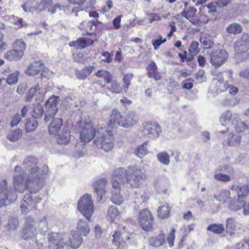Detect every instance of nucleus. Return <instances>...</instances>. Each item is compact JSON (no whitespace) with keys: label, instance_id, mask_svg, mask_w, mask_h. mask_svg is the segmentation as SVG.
Instances as JSON below:
<instances>
[{"label":"nucleus","instance_id":"40","mask_svg":"<svg viewBox=\"0 0 249 249\" xmlns=\"http://www.w3.org/2000/svg\"><path fill=\"white\" fill-rule=\"evenodd\" d=\"M95 74L97 77L104 79L106 83L110 82V80L113 79V76L110 72L104 70L98 71Z\"/></svg>","mask_w":249,"mask_h":249},{"label":"nucleus","instance_id":"24","mask_svg":"<svg viewBox=\"0 0 249 249\" xmlns=\"http://www.w3.org/2000/svg\"><path fill=\"white\" fill-rule=\"evenodd\" d=\"M43 68V64L40 61H35L31 63L25 71V73L30 76L37 74Z\"/></svg>","mask_w":249,"mask_h":249},{"label":"nucleus","instance_id":"22","mask_svg":"<svg viewBox=\"0 0 249 249\" xmlns=\"http://www.w3.org/2000/svg\"><path fill=\"white\" fill-rule=\"evenodd\" d=\"M79 28L82 30H85V33H83V35H89L91 38L97 40L96 36L94 34V31L96 29V25L93 22L84 21L79 26Z\"/></svg>","mask_w":249,"mask_h":249},{"label":"nucleus","instance_id":"9","mask_svg":"<svg viewBox=\"0 0 249 249\" xmlns=\"http://www.w3.org/2000/svg\"><path fill=\"white\" fill-rule=\"evenodd\" d=\"M37 223L34 218L31 216H27L25 219V224L22 231V237L27 240L32 238L37 234Z\"/></svg>","mask_w":249,"mask_h":249},{"label":"nucleus","instance_id":"30","mask_svg":"<svg viewBox=\"0 0 249 249\" xmlns=\"http://www.w3.org/2000/svg\"><path fill=\"white\" fill-rule=\"evenodd\" d=\"M122 235H123V231L118 230L115 232L112 236V244L116 247L117 249H123L125 246L122 236Z\"/></svg>","mask_w":249,"mask_h":249},{"label":"nucleus","instance_id":"47","mask_svg":"<svg viewBox=\"0 0 249 249\" xmlns=\"http://www.w3.org/2000/svg\"><path fill=\"white\" fill-rule=\"evenodd\" d=\"M170 209L168 204L160 207L158 210L159 216L163 218L167 217L170 214Z\"/></svg>","mask_w":249,"mask_h":249},{"label":"nucleus","instance_id":"21","mask_svg":"<svg viewBox=\"0 0 249 249\" xmlns=\"http://www.w3.org/2000/svg\"><path fill=\"white\" fill-rule=\"evenodd\" d=\"M2 73L6 76V78H2V81H5L6 83L10 86L16 85L18 79L19 72L18 71H15L11 72L9 68H6Z\"/></svg>","mask_w":249,"mask_h":249},{"label":"nucleus","instance_id":"62","mask_svg":"<svg viewBox=\"0 0 249 249\" xmlns=\"http://www.w3.org/2000/svg\"><path fill=\"white\" fill-rule=\"evenodd\" d=\"M161 37H160L159 39H156L154 41H152L153 45L155 50L158 49L161 44L166 42V39L164 38L161 40Z\"/></svg>","mask_w":249,"mask_h":249},{"label":"nucleus","instance_id":"38","mask_svg":"<svg viewBox=\"0 0 249 249\" xmlns=\"http://www.w3.org/2000/svg\"><path fill=\"white\" fill-rule=\"evenodd\" d=\"M224 226L223 224H212L207 227V230L208 231L216 234H220L224 231Z\"/></svg>","mask_w":249,"mask_h":249},{"label":"nucleus","instance_id":"61","mask_svg":"<svg viewBox=\"0 0 249 249\" xmlns=\"http://www.w3.org/2000/svg\"><path fill=\"white\" fill-rule=\"evenodd\" d=\"M235 129L238 132H244L246 130H249V126L244 123H240L236 126Z\"/></svg>","mask_w":249,"mask_h":249},{"label":"nucleus","instance_id":"37","mask_svg":"<svg viewBox=\"0 0 249 249\" xmlns=\"http://www.w3.org/2000/svg\"><path fill=\"white\" fill-rule=\"evenodd\" d=\"M236 224L235 220L232 217L226 219V230L229 235H232L235 233Z\"/></svg>","mask_w":249,"mask_h":249},{"label":"nucleus","instance_id":"16","mask_svg":"<svg viewBox=\"0 0 249 249\" xmlns=\"http://www.w3.org/2000/svg\"><path fill=\"white\" fill-rule=\"evenodd\" d=\"M123 120L124 118L120 112L116 109L113 110L110 116V122L108 124L107 129H106V131H108L113 137L111 129H113L118 125L121 126V124H123Z\"/></svg>","mask_w":249,"mask_h":249},{"label":"nucleus","instance_id":"25","mask_svg":"<svg viewBox=\"0 0 249 249\" xmlns=\"http://www.w3.org/2000/svg\"><path fill=\"white\" fill-rule=\"evenodd\" d=\"M197 10L194 7H190L189 9L183 10L181 15L189 20L192 24L198 25L197 18L196 17Z\"/></svg>","mask_w":249,"mask_h":249},{"label":"nucleus","instance_id":"39","mask_svg":"<svg viewBox=\"0 0 249 249\" xmlns=\"http://www.w3.org/2000/svg\"><path fill=\"white\" fill-rule=\"evenodd\" d=\"M134 195L135 202L139 203L145 202L148 200L149 197L148 194L142 190L135 192Z\"/></svg>","mask_w":249,"mask_h":249},{"label":"nucleus","instance_id":"8","mask_svg":"<svg viewBox=\"0 0 249 249\" xmlns=\"http://www.w3.org/2000/svg\"><path fill=\"white\" fill-rule=\"evenodd\" d=\"M69 3L72 5H78L74 7L71 10V14L75 17L79 16V12L85 11L90 9L94 8L96 0H67Z\"/></svg>","mask_w":249,"mask_h":249},{"label":"nucleus","instance_id":"41","mask_svg":"<svg viewBox=\"0 0 249 249\" xmlns=\"http://www.w3.org/2000/svg\"><path fill=\"white\" fill-rule=\"evenodd\" d=\"M242 31L241 25L237 23H231L226 28L227 32L230 34H239Z\"/></svg>","mask_w":249,"mask_h":249},{"label":"nucleus","instance_id":"31","mask_svg":"<svg viewBox=\"0 0 249 249\" xmlns=\"http://www.w3.org/2000/svg\"><path fill=\"white\" fill-rule=\"evenodd\" d=\"M214 198L219 202L226 203L231 200V192L229 190H222L218 195L214 196Z\"/></svg>","mask_w":249,"mask_h":249},{"label":"nucleus","instance_id":"51","mask_svg":"<svg viewBox=\"0 0 249 249\" xmlns=\"http://www.w3.org/2000/svg\"><path fill=\"white\" fill-rule=\"evenodd\" d=\"M13 47L18 51H22L24 52L26 48V44L22 39H18L14 42Z\"/></svg>","mask_w":249,"mask_h":249},{"label":"nucleus","instance_id":"15","mask_svg":"<svg viewBox=\"0 0 249 249\" xmlns=\"http://www.w3.org/2000/svg\"><path fill=\"white\" fill-rule=\"evenodd\" d=\"M46 90L42 87H40L38 83L36 84L29 90L26 96L27 101H30L34 96L38 99L39 101L43 100Z\"/></svg>","mask_w":249,"mask_h":249},{"label":"nucleus","instance_id":"3","mask_svg":"<svg viewBox=\"0 0 249 249\" xmlns=\"http://www.w3.org/2000/svg\"><path fill=\"white\" fill-rule=\"evenodd\" d=\"M75 125L79 127V140L84 143L89 142L93 137L97 146L101 147L106 152H109L113 149L112 137L108 131L104 127L94 129L91 121L87 122L77 121Z\"/></svg>","mask_w":249,"mask_h":249},{"label":"nucleus","instance_id":"46","mask_svg":"<svg viewBox=\"0 0 249 249\" xmlns=\"http://www.w3.org/2000/svg\"><path fill=\"white\" fill-rule=\"evenodd\" d=\"M37 125V121L35 118L28 119L25 124V130L27 132L33 131L36 129Z\"/></svg>","mask_w":249,"mask_h":249},{"label":"nucleus","instance_id":"33","mask_svg":"<svg viewBox=\"0 0 249 249\" xmlns=\"http://www.w3.org/2000/svg\"><path fill=\"white\" fill-rule=\"evenodd\" d=\"M120 213L118 209L113 206L107 209V219L110 223H113L120 216Z\"/></svg>","mask_w":249,"mask_h":249},{"label":"nucleus","instance_id":"11","mask_svg":"<svg viewBox=\"0 0 249 249\" xmlns=\"http://www.w3.org/2000/svg\"><path fill=\"white\" fill-rule=\"evenodd\" d=\"M219 171L226 172L227 174L221 173H215L214 175V178L215 180L222 182H228L235 178V171L234 169L230 165L225 164L219 166Z\"/></svg>","mask_w":249,"mask_h":249},{"label":"nucleus","instance_id":"4","mask_svg":"<svg viewBox=\"0 0 249 249\" xmlns=\"http://www.w3.org/2000/svg\"><path fill=\"white\" fill-rule=\"evenodd\" d=\"M232 75L233 71L231 69L223 72H218L215 74V77L213 78V81L217 92L228 90L229 93L231 95L237 94L238 91V88L228 84L229 82L231 81L233 79Z\"/></svg>","mask_w":249,"mask_h":249},{"label":"nucleus","instance_id":"52","mask_svg":"<svg viewBox=\"0 0 249 249\" xmlns=\"http://www.w3.org/2000/svg\"><path fill=\"white\" fill-rule=\"evenodd\" d=\"M133 77V75L132 73H127L124 75L123 78V88L125 91H126L128 90Z\"/></svg>","mask_w":249,"mask_h":249},{"label":"nucleus","instance_id":"27","mask_svg":"<svg viewBox=\"0 0 249 249\" xmlns=\"http://www.w3.org/2000/svg\"><path fill=\"white\" fill-rule=\"evenodd\" d=\"M76 231L79 235L83 236H87L90 232V228L86 221L83 219L78 220Z\"/></svg>","mask_w":249,"mask_h":249},{"label":"nucleus","instance_id":"55","mask_svg":"<svg viewBox=\"0 0 249 249\" xmlns=\"http://www.w3.org/2000/svg\"><path fill=\"white\" fill-rule=\"evenodd\" d=\"M65 9V6L61 5L57 3L53 4V5H52V6H51L48 9V12L51 15H53L55 13L57 9L60 11H64Z\"/></svg>","mask_w":249,"mask_h":249},{"label":"nucleus","instance_id":"50","mask_svg":"<svg viewBox=\"0 0 249 249\" xmlns=\"http://www.w3.org/2000/svg\"><path fill=\"white\" fill-rule=\"evenodd\" d=\"M159 161L164 165H168L170 162L169 156L165 152L160 153L157 155Z\"/></svg>","mask_w":249,"mask_h":249},{"label":"nucleus","instance_id":"26","mask_svg":"<svg viewBox=\"0 0 249 249\" xmlns=\"http://www.w3.org/2000/svg\"><path fill=\"white\" fill-rule=\"evenodd\" d=\"M148 242L153 247H160L166 243L165 235L162 231H160L158 235L151 237Z\"/></svg>","mask_w":249,"mask_h":249},{"label":"nucleus","instance_id":"64","mask_svg":"<svg viewBox=\"0 0 249 249\" xmlns=\"http://www.w3.org/2000/svg\"><path fill=\"white\" fill-rule=\"evenodd\" d=\"M237 249H249V240L244 241L239 243Z\"/></svg>","mask_w":249,"mask_h":249},{"label":"nucleus","instance_id":"32","mask_svg":"<svg viewBox=\"0 0 249 249\" xmlns=\"http://www.w3.org/2000/svg\"><path fill=\"white\" fill-rule=\"evenodd\" d=\"M148 76L150 78H153L158 81L160 79L161 76L158 71V68L155 63L152 62L147 67Z\"/></svg>","mask_w":249,"mask_h":249},{"label":"nucleus","instance_id":"58","mask_svg":"<svg viewBox=\"0 0 249 249\" xmlns=\"http://www.w3.org/2000/svg\"><path fill=\"white\" fill-rule=\"evenodd\" d=\"M216 1L212 2L209 3L208 5L201 6L203 10H204L205 8H207L208 9V13L210 14H214L216 12Z\"/></svg>","mask_w":249,"mask_h":249},{"label":"nucleus","instance_id":"43","mask_svg":"<svg viewBox=\"0 0 249 249\" xmlns=\"http://www.w3.org/2000/svg\"><path fill=\"white\" fill-rule=\"evenodd\" d=\"M52 3V0H41L36 6V11L42 12L46 9L48 10Z\"/></svg>","mask_w":249,"mask_h":249},{"label":"nucleus","instance_id":"20","mask_svg":"<svg viewBox=\"0 0 249 249\" xmlns=\"http://www.w3.org/2000/svg\"><path fill=\"white\" fill-rule=\"evenodd\" d=\"M83 241L82 236L79 235L76 231H73L70 234L68 242L66 243V244L68 245L70 249H77L81 246Z\"/></svg>","mask_w":249,"mask_h":249},{"label":"nucleus","instance_id":"48","mask_svg":"<svg viewBox=\"0 0 249 249\" xmlns=\"http://www.w3.org/2000/svg\"><path fill=\"white\" fill-rule=\"evenodd\" d=\"M43 112L42 106L39 104H37L34 106L32 116L35 119L39 118L42 116Z\"/></svg>","mask_w":249,"mask_h":249},{"label":"nucleus","instance_id":"1","mask_svg":"<svg viewBox=\"0 0 249 249\" xmlns=\"http://www.w3.org/2000/svg\"><path fill=\"white\" fill-rule=\"evenodd\" d=\"M37 162V159L34 157H28L24 160V167L29 171L27 176L21 167H15L13 177L14 189L8 184L6 179L0 181V208L8 205L17 199L15 191L19 193H23L25 190L30 193L39 192L43 186L44 176L48 172V167H44V171H41Z\"/></svg>","mask_w":249,"mask_h":249},{"label":"nucleus","instance_id":"29","mask_svg":"<svg viewBox=\"0 0 249 249\" xmlns=\"http://www.w3.org/2000/svg\"><path fill=\"white\" fill-rule=\"evenodd\" d=\"M246 204V201L239 199L238 197L233 198L230 202L228 206V209L233 212H237L241 210L245 205Z\"/></svg>","mask_w":249,"mask_h":249},{"label":"nucleus","instance_id":"2","mask_svg":"<svg viewBox=\"0 0 249 249\" xmlns=\"http://www.w3.org/2000/svg\"><path fill=\"white\" fill-rule=\"evenodd\" d=\"M132 188H139L146 179V175L141 168L136 165H130L126 169L123 167L115 169L111 179L112 190L111 200L117 205H121L124 200L120 191L124 185V177Z\"/></svg>","mask_w":249,"mask_h":249},{"label":"nucleus","instance_id":"56","mask_svg":"<svg viewBox=\"0 0 249 249\" xmlns=\"http://www.w3.org/2000/svg\"><path fill=\"white\" fill-rule=\"evenodd\" d=\"M199 44L198 42L193 41L192 42L189 48V52L192 55H196L199 52V49L198 48Z\"/></svg>","mask_w":249,"mask_h":249},{"label":"nucleus","instance_id":"44","mask_svg":"<svg viewBox=\"0 0 249 249\" xmlns=\"http://www.w3.org/2000/svg\"><path fill=\"white\" fill-rule=\"evenodd\" d=\"M199 41L205 49L211 48L213 45V42L209 36H202L200 37Z\"/></svg>","mask_w":249,"mask_h":249},{"label":"nucleus","instance_id":"5","mask_svg":"<svg viewBox=\"0 0 249 249\" xmlns=\"http://www.w3.org/2000/svg\"><path fill=\"white\" fill-rule=\"evenodd\" d=\"M62 125V120L60 118L53 119L49 126L50 134L58 136V142L60 144H67L69 143L70 138V131L67 128H64L59 134Z\"/></svg>","mask_w":249,"mask_h":249},{"label":"nucleus","instance_id":"54","mask_svg":"<svg viewBox=\"0 0 249 249\" xmlns=\"http://www.w3.org/2000/svg\"><path fill=\"white\" fill-rule=\"evenodd\" d=\"M199 18H197L198 20V25H200L201 23H207L209 22L210 19V18L206 15H203V9L202 7H200L199 9Z\"/></svg>","mask_w":249,"mask_h":249},{"label":"nucleus","instance_id":"19","mask_svg":"<svg viewBox=\"0 0 249 249\" xmlns=\"http://www.w3.org/2000/svg\"><path fill=\"white\" fill-rule=\"evenodd\" d=\"M107 181L105 178L99 179L94 182L93 187L97 196V199L101 201L103 196L107 193L106 186Z\"/></svg>","mask_w":249,"mask_h":249},{"label":"nucleus","instance_id":"6","mask_svg":"<svg viewBox=\"0 0 249 249\" xmlns=\"http://www.w3.org/2000/svg\"><path fill=\"white\" fill-rule=\"evenodd\" d=\"M234 56L239 61H243L247 58V52L249 50V38L247 35L243 34L234 44Z\"/></svg>","mask_w":249,"mask_h":249},{"label":"nucleus","instance_id":"18","mask_svg":"<svg viewBox=\"0 0 249 249\" xmlns=\"http://www.w3.org/2000/svg\"><path fill=\"white\" fill-rule=\"evenodd\" d=\"M230 189L235 191L237 195V197L243 200H246V197L249 195V183H233L231 185Z\"/></svg>","mask_w":249,"mask_h":249},{"label":"nucleus","instance_id":"7","mask_svg":"<svg viewBox=\"0 0 249 249\" xmlns=\"http://www.w3.org/2000/svg\"><path fill=\"white\" fill-rule=\"evenodd\" d=\"M77 207L81 214L89 221L94 213V205L91 196L89 194L84 195L78 201Z\"/></svg>","mask_w":249,"mask_h":249},{"label":"nucleus","instance_id":"23","mask_svg":"<svg viewBox=\"0 0 249 249\" xmlns=\"http://www.w3.org/2000/svg\"><path fill=\"white\" fill-rule=\"evenodd\" d=\"M96 40L93 38L82 37L78 39L76 41H73L70 43L71 46L77 48L78 49H83L86 47L93 44Z\"/></svg>","mask_w":249,"mask_h":249},{"label":"nucleus","instance_id":"10","mask_svg":"<svg viewBox=\"0 0 249 249\" xmlns=\"http://www.w3.org/2000/svg\"><path fill=\"white\" fill-rule=\"evenodd\" d=\"M138 222L142 228L145 231H150L153 229L154 217L147 209L140 211L138 214Z\"/></svg>","mask_w":249,"mask_h":249},{"label":"nucleus","instance_id":"17","mask_svg":"<svg viewBox=\"0 0 249 249\" xmlns=\"http://www.w3.org/2000/svg\"><path fill=\"white\" fill-rule=\"evenodd\" d=\"M161 132L158 124L155 122H146L143 124V133L150 135L152 137H157Z\"/></svg>","mask_w":249,"mask_h":249},{"label":"nucleus","instance_id":"14","mask_svg":"<svg viewBox=\"0 0 249 249\" xmlns=\"http://www.w3.org/2000/svg\"><path fill=\"white\" fill-rule=\"evenodd\" d=\"M58 97L53 96L46 102V111L45 112V121L49 122L57 113L56 107Z\"/></svg>","mask_w":249,"mask_h":249},{"label":"nucleus","instance_id":"45","mask_svg":"<svg viewBox=\"0 0 249 249\" xmlns=\"http://www.w3.org/2000/svg\"><path fill=\"white\" fill-rule=\"evenodd\" d=\"M241 142V137L236 134L230 133L228 139V144L231 146H236Z\"/></svg>","mask_w":249,"mask_h":249},{"label":"nucleus","instance_id":"34","mask_svg":"<svg viewBox=\"0 0 249 249\" xmlns=\"http://www.w3.org/2000/svg\"><path fill=\"white\" fill-rule=\"evenodd\" d=\"M138 122L137 117L133 113H128L124 117L123 123L121 124V126L123 127H128L136 124Z\"/></svg>","mask_w":249,"mask_h":249},{"label":"nucleus","instance_id":"42","mask_svg":"<svg viewBox=\"0 0 249 249\" xmlns=\"http://www.w3.org/2000/svg\"><path fill=\"white\" fill-rule=\"evenodd\" d=\"M22 131L20 129H16L11 131L7 135V138L10 142H16L21 137Z\"/></svg>","mask_w":249,"mask_h":249},{"label":"nucleus","instance_id":"12","mask_svg":"<svg viewBox=\"0 0 249 249\" xmlns=\"http://www.w3.org/2000/svg\"><path fill=\"white\" fill-rule=\"evenodd\" d=\"M41 199L38 197L33 198L31 194L24 196L21 201L20 208L23 213H26L31 210L36 208V205L40 202Z\"/></svg>","mask_w":249,"mask_h":249},{"label":"nucleus","instance_id":"53","mask_svg":"<svg viewBox=\"0 0 249 249\" xmlns=\"http://www.w3.org/2000/svg\"><path fill=\"white\" fill-rule=\"evenodd\" d=\"M148 151L146 148V144L145 143H143L142 145L140 146L137 148L136 152L137 156L140 158H142L144 156L146 155Z\"/></svg>","mask_w":249,"mask_h":249},{"label":"nucleus","instance_id":"35","mask_svg":"<svg viewBox=\"0 0 249 249\" xmlns=\"http://www.w3.org/2000/svg\"><path fill=\"white\" fill-rule=\"evenodd\" d=\"M107 84L106 88L112 93H120L123 91V88L120 86L117 81L113 80V79Z\"/></svg>","mask_w":249,"mask_h":249},{"label":"nucleus","instance_id":"57","mask_svg":"<svg viewBox=\"0 0 249 249\" xmlns=\"http://www.w3.org/2000/svg\"><path fill=\"white\" fill-rule=\"evenodd\" d=\"M175 229L174 228H173L170 233L168 234L167 236V242L169 244V246L170 247H172L174 246V241L175 238Z\"/></svg>","mask_w":249,"mask_h":249},{"label":"nucleus","instance_id":"63","mask_svg":"<svg viewBox=\"0 0 249 249\" xmlns=\"http://www.w3.org/2000/svg\"><path fill=\"white\" fill-rule=\"evenodd\" d=\"M102 56L103 58L102 59V61L105 62L109 63L112 60L111 55L107 52L103 53H102Z\"/></svg>","mask_w":249,"mask_h":249},{"label":"nucleus","instance_id":"13","mask_svg":"<svg viewBox=\"0 0 249 249\" xmlns=\"http://www.w3.org/2000/svg\"><path fill=\"white\" fill-rule=\"evenodd\" d=\"M228 53L224 50H214L210 54V62L215 68L220 67L227 59Z\"/></svg>","mask_w":249,"mask_h":249},{"label":"nucleus","instance_id":"59","mask_svg":"<svg viewBox=\"0 0 249 249\" xmlns=\"http://www.w3.org/2000/svg\"><path fill=\"white\" fill-rule=\"evenodd\" d=\"M21 117L19 114H16L12 118L10 126L14 127L17 126L21 121Z\"/></svg>","mask_w":249,"mask_h":249},{"label":"nucleus","instance_id":"49","mask_svg":"<svg viewBox=\"0 0 249 249\" xmlns=\"http://www.w3.org/2000/svg\"><path fill=\"white\" fill-rule=\"evenodd\" d=\"M231 113L230 111H227L224 112L220 117V121L222 123V125H224V123H225L226 125L231 124L233 123L231 122Z\"/></svg>","mask_w":249,"mask_h":249},{"label":"nucleus","instance_id":"60","mask_svg":"<svg viewBox=\"0 0 249 249\" xmlns=\"http://www.w3.org/2000/svg\"><path fill=\"white\" fill-rule=\"evenodd\" d=\"M21 7L25 12H33L34 11H36V7H32L29 2L22 4Z\"/></svg>","mask_w":249,"mask_h":249},{"label":"nucleus","instance_id":"28","mask_svg":"<svg viewBox=\"0 0 249 249\" xmlns=\"http://www.w3.org/2000/svg\"><path fill=\"white\" fill-rule=\"evenodd\" d=\"M24 54V52L13 49L7 52L4 55V58L9 61H18L20 60Z\"/></svg>","mask_w":249,"mask_h":249},{"label":"nucleus","instance_id":"36","mask_svg":"<svg viewBox=\"0 0 249 249\" xmlns=\"http://www.w3.org/2000/svg\"><path fill=\"white\" fill-rule=\"evenodd\" d=\"M93 69V66L85 67L82 70L76 71V76L79 79L84 80L90 74Z\"/></svg>","mask_w":249,"mask_h":249}]
</instances>
